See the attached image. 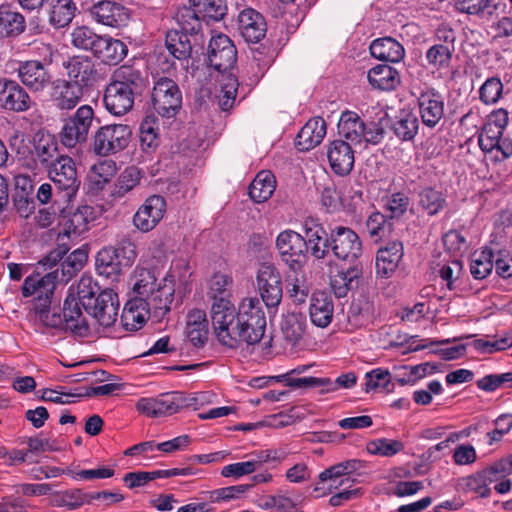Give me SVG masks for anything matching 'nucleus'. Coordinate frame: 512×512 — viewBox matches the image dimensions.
I'll return each mask as SVG.
<instances>
[{"label":"nucleus","mask_w":512,"mask_h":512,"mask_svg":"<svg viewBox=\"0 0 512 512\" xmlns=\"http://www.w3.org/2000/svg\"><path fill=\"white\" fill-rule=\"evenodd\" d=\"M211 321L221 345L236 349L243 344L255 345L261 341L266 329V316L256 297L241 301L238 311L223 297L211 306Z\"/></svg>","instance_id":"f257e3e1"},{"label":"nucleus","mask_w":512,"mask_h":512,"mask_svg":"<svg viewBox=\"0 0 512 512\" xmlns=\"http://www.w3.org/2000/svg\"><path fill=\"white\" fill-rule=\"evenodd\" d=\"M56 278L57 273H54V275L46 274L40 279L38 275L29 276L24 280L22 295L24 297L37 295L33 301V309L43 327L70 333L76 338L87 337L90 333V327L71 288L63 303V315L57 312L50 314L52 296L56 288Z\"/></svg>","instance_id":"f03ea898"},{"label":"nucleus","mask_w":512,"mask_h":512,"mask_svg":"<svg viewBox=\"0 0 512 512\" xmlns=\"http://www.w3.org/2000/svg\"><path fill=\"white\" fill-rule=\"evenodd\" d=\"M227 14L226 0H189V6L178 9L175 19L181 29L202 31V22L219 21Z\"/></svg>","instance_id":"7ed1b4c3"},{"label":"nucleus","mask_w":512,"mask_h":512,"mask_svg":"<svg viewBox=\"0 0 512 512\" xmlns=\"http://www.w3.org/2000/svg\"><path fill=\"white\" fill-rule=\"evenodd\" d=\"M203 398V393L190 397L183 392L174 391L161 394L157 398H142L136 403V408L148 417L170 416L191 406L197 410V404Z\"/></svg>","instance_id":"20e7f679"},{"label":"nucleus","mask_w":512,"mask_h":512,"mask_svg":"<svg viewBox=\"0 0 512 512\" xmlns=\"http://www.w3.org/2000/svg\"><path fill=\"white\" fill-rule=\"evenodd\" d=\"M134 292L138 297L134 300L136 308L146 310L157 320L162 319L169 311L173 301L174 290L172 288L159 287L154 288V283L145 279H140L134 284Z\"/></svg>","instance_id":"39448f33"},{"label":"nucleus","mask_w":512,"mask_h":512,"mask_svg":"<svg viewBox=\"0 0 512 512\" xmlns=\"http://www.w3.org/2000/svg\"><path fill=\"white\" fill-rule=\"evenodd\" d=\"M153 110L162 117H175L182 107V92L176 81L161 76L154 79L151 91Z\"/></svg>","instance_id":"423d86ee"},{"label":"nucleus","mask_w":512,"mask_h":512,"mask_svg":"<svg viewBox=\"0 0 512 512\" xmlns=\"http://www.w3.org/2000/svg\"><path fill=\"white\" fill-rule=\"evenodd\" d=\"M49 178L55 186L57 200L69 203L75 197L80 180L77 176L75 162L71 157L65 156L54 161L49 168Z\"/></svg>","instance_id":"0eeeda50"},{"label":"nucleus","mask_w":512,"mask_h":512,"mask_svg":"<svg viewBox=\"0 0 512 512\" xmlns=\"http://www.w3.org/2000/svg\"><path fill=\"white\" fill-rule=\"evenodd\" d=\"M94 121V111L91 106H80L77 111L64 121L60 132L61 143L74 148L78 144L85 143L88 138L89 130Z\"/></svg>","instance_id":"6e6552de"},{"label":"nucleus","mask_w":512,"mask_h":512,"mask_svg":"<svg viewBox=\"0 0 512 512\" xmlns=\"http://www.w3.org/2000/svg\"><path fill=\"white\" fill-rule=\"evenodd\" d=\"M132 131L128 125L112 124L100 127L93 138V151L100 156L115 154L129 144Z\"/></svg>","instance_id":"1a4fd4ad"},{"label":"nucleus","mask_w":512,"mask_h":512,"mask_svg":"<svg viewBox=\"0 0 512 512\" xmlns=\"http://www.w3.org/2000/svg\"><path fill=\"white\" fill-rule=\"evenodd\" d=\"M276 248L281 259L294 271L300 269L307 260L304 235L293 230L282 231L277 236Z\"/></svg>","instance_id":"9d476101"},{"label":"nucleus","mask_w":512,"mask_h":512,"mask_svg":"<svg viewBox=\"0 0 512 512\" xmlns=\"http://www.w3.org/2000/svg\"><path fill=\"white\" fill-rule=\"evenodd\" d=\"M256 281L266 307L268 309L277 308L283 297L282 278L279 270L273 264L263 263L258 269Z\"/></svg>","instance_id":"9b49d317"},{"label":"nucleus","mask_w":512,"mask_h":512,"mask_svg":"<svg viewBox=\"0 0 512 512\" xmlns=\"http://www.w3.org/2000/svg\"><path fill=\"white\" fill-rule=\"evenodd\" d=\"M206 57L211 67L218 72L226 73L236 64L237 50L227 35L219 33L210 38Z\"/></svg>","instance_id":"f8f14e48"},{"label":"nucleus","mask_w":512,"mask_h":512,"mask_svg":"<svg viewBox=\"0 0 512 512\" xmlns=\"http://www.w3.org/2000/svg\"><path fill=\"white\" fill-rule=\"evenodd\" d=\"M330 252L340 259L353 261L362 254V242L358 234L349 227L337 226L330 230Z\"/></svg>","instance_id":"ddd939ff"},{"label":"nucleus","mask_w":512,"mask_h":512,"mask_svg":"<svg viewBox=\"0 0 512 512\" xmlns=\"http://www.w3.org/2000/svg\"><path fill=\"white\" fill-rule=\"evenodd\" d=\"M166 47L176 59L184 60L193 53L204 54L205 39L201 32L171 31L166 36Z\"/></svg>","instance_id":"4468645a"},{"label":"nucleus","mask_w":512,"mask_h":512,"mask_svg":"<svg viewBox=\"0 0 512 512\" xmlns=\"http://www.w3.org/2000/svg\"><path fill=\"white\" fill-rule=\"evenodd\" d=\"M68 81L81 87H92L100 78L95 62L87 55H75L63 62Z\"/></svg>","instance_id":"2eb2a0df"},{"label":"nucleus","mask_w":512,"mask_h":512,"mask_svg":"<svg viewBox=\"0 0 512 512\" xmlns=\"http://www.w3.org/2000/svg\"><path fill=\"white\" fill-rule=\"evenodd\" d=\"M304 241L307 255L324 260L330 255V231L327 232L318 219L308 217L303 221Z\"/></svg>","instance_id":"dca6fc26"},{"label":"nucleus","mask_w":512,"mask_h":512,"mask_svg":"<svg viewBox=\"0 0 512 512\" xmlns=\"http://www.w3.org/2000/svg\"><path fill=\"white\" fill-rule=\"evenodd\" d=\"M91 309L85 311L92 315L103 327L112 326L118 316L119 299L113 289L106 288L91 301Z\"/></svg>","instance_id":"f3484780"},{"label":"nucleus","mask_w":512,"mask_h":512,"mask_svg":"<svg viewBox=\"0 0 512 512\" xmlns=\"http://www.w3.org/2000/svg\"><path fill=\"white\" fill-rule=\"evenodd\" d=\"M92 17L100 24L112 28H121L128 25L130 10L120 3L103 0L90 8Z\"/></svg>","instance_id":"a211bd4d"},{"label":"nucleus","mask_w":512,"mask_h":512,"mask_svg":"<svg viewBox=\"0 0 512 512\" xmlns=\"http://www.w3.org/2000/svg\"><path fill=\"white\" fill-rule=\"evenodd\" d=\"M166 211V201L160 195H153L139 207L133 217L134 226L142 231H151L163 218Z\"/></svg>","instance_id":"6ab92c4d"},{"label":"nucleus","mask_w":512,"mask_h":512,"mask_svg":"<svg viewBox=\"0 0 512 512\" xmlns=\"http://www.w3.org/2000/svg\"><path fill=\"white\" fill-rule=\"evenodd\" d=\"M0 107L13 112H23L31 107V99L19 83L3 78L0 79Z\"/></svg>","instance_id":"aec40b11"},{"label":"nucleus","mask_w":512,"mask_h":512,"mask_svg":"<svg viewBox=\"0 0 512 512\" xmlns=\"http://www.w3.org/2000/svg\"><path fill=\"white\" fill-rule=\"evenodd\" d=\"M418 107L422 123L429 128H434L444 116V99L435 89L420 93Z\"/></svg>","instance_id":"412c9836"},{"label":"nucleus","mask_w":512,"mask_h":512,"mask_svg":"<svg viewBox=\"0 0 512 512\" xmlns=\"http://www.w3.org/2000/svg\"><path fill=\"white\" fill-rule=\"evenodd\" d=\"M95 220V211L92 206H79L74 212H69L63 216V230L59 233L58 241L64 237H78L88 231V225Z\"/></svg>","instance_id":"4be33fe9"},{"label":"nucleus","mask_w":512,"mask_h":512,"mask_svg":"<svg viewBox=\"0 0 512 512\" xmlns=\"http://www.w3.org/2000/svg\"><path fill=\"white\" fill-rule=\"evenodd\" d=\"M327 157L331 170L339 176L350 174L354 167V151L345 140H334L327 149Z\"/></svg>","instance_id":"5701e85b"},{"label":"nucleus","mask_w":512,"mask_h":512,"mask_svg":"<svg viewBox=\"0 0 512 512\" xmlns=\"http://www.w3.org/2000/svg\"><path fill=\"white\" fill-rule=\"evenodd\" d=\"M127 53V45L110 35H101L92 51L94 58L110 66L118 65L127 56Z\"/></svg>","instance_id":"b1692460"},{"label":"nucleus","mask_w":512,"mask_h":512,"mask_svg":"<svg viewBox=\"0 0 512 512\" xmlns=\"http://www.w3.org/2000/svg\"><path fill=\"white\" fill-rule=\"evenodd\" d=\"M288 386L293 388H314L322 387L321 393L331 392L337 390L338 387L351 388L356 384L357 377L354 373L342 374L335 381L330 378H316V377H303V378H287Z\"/></svg>","instance_id":"393cba45"},{"label":"nucleus","mask_w":512,"mask_h":512,"mask_svg":"<svg viewBox=\"0 0 512 512\" xmlns=\"http://www.w3.org/2000/svg\"><path fill=\"white\" fill-rule=\"evenodd\" d=\"M111 81L136 96H141L148 85L146 75L133 65L118 67L113 72Z\"/></svg>","instance_id":"a878e982"},{"label":"nucleus","mask_w":512,"mask_h":512,"mask_svg":"<svg viewBox=\"0 0 512 512\" xmlns=\"http://www.w3.org/2000/svg\"><path fill=\"white\" fill-rule=\"evenodd\" d=\"M239 31L245 41L258 43L266 35V22L263 16L253 9H245L238 16Z\"/></svg>","instance_id":"bb28decb"},{"label":"nucleus","mask_w":512,"mask_h":512,"mask_svg":"<svg viewBox=\"0 0 512 512\" xmlns=\"http://www.w3.org/2000/svg\"><path fill=\"white\" fill-rule=\"evenodd\" d=\"M17 71L21 82L33 91L43 90L51 81L47 69L37 60L20 63Z\"/></svg>","instance_id":"cd10ccee"},{"label":"nucleus","mask_w":512,"mask_h":512,"mask_svg":"<svg viewBox=\"0 0 512 512\" xmlns=\"http://www.w3.org/2000/svg\"><path fill=\"white\" fill-rule=\"evenodd\" d=\"M135 97L136 95L111 81L105 89L103 100L111 114L122 116L133 108Z\"/></svg>","instance_id":"c85d7f7f"},{"label":"nucleus","mask_w":512,"mask_h":512,"mask_svg":"<svg viewBox=\"0 0 512 512\" xmlns=\"http://www.w3.org/2000/svg\"><path fill=\"white\" fill-rule=\"evenodd\" d=\"M403 257V244L398 240L389 241L377 251L376 272L381 277H389L398 267Z\"/></svg>","instance_id":"c756f323"},{"label":"nucleus","mask_w":512,"mask_h":512,"mask_svg":"<svg viewBox=\"0 0 512 512\" xmlns=\"http://www.w3.org/2000/svg\"><path fill=\"white\" fill-rule=\"evenodd\" d=\"M333 313L334 304L330 295L323 291H317L311 295L309 316L315 326L327 327L332 321Z\"/></svg>","instance_id":"7c9ffc66"},{"label":"nucleus","mask_w":512,"mask_h":512,"mask_svg":"<svg viewBox=\"0 0 512 512\" xmlns=\"http://www.w3.org/2000/svg\"><path fill=\"white\" fill-rule=\"evenodd\" d=\"M326 135V122L323 118L310 119L296 136V147L308 151L319 145Z\"/></svg>","instance_id":"2f4dec72"},{"label":"nucleus","mask_w":512,"mask_h":512,"mask_svg":"<svg viewBox=\"0 0 512 512\" xmlns=\"http://www.w3.org/2000/svg\"><path fill=\"white\" fill-rule=\"evenodd\" d=\"M25 17L10 4L0 5V37H17L25 32Z\"/></svg>","instance_id":"473e14b6"},{"label":"nucleus","mask_w":512,"mask_h":512,"mask_svg":"<svg viewBox=\"0 0 512 512\" xmlns=\"http://www.w3.org/2000/svg\"><path fill=\"white\" fill-rule=\"evenodd\" d=\"M53 91L56 106L62 110L73 109L83 96L81 87L63 79L53 82Z\"/></svg>","instance_id":"72a5a7b5"},{"label":"nucleus","mask_w":512,"mask_h":512,"mask_svg":"<svg viewBox=\"0 0 512 512\" xmlns=\"http://www.w3.org/2000/svg\"><path fill=\"white\" fill-rule=\"evenodd\" d=\"M448 206L447 197L441 191L432 186H424L417 192V207L433 217Z\"/></svg>","instance_id":"f704fd0d"},{"label":"nucleus","mask_w":512,"mask_h":512,"mask_svg":"<svg viewBox=\"0 0 512 512\" xmlns=\"http://www.w3.org/2000/svg\"><path fill=\"white\" fill-rule=\"evenodd\" d=\"M33 192L34 185L29 177L20 176L16 178L13 204L17 212L23 217H28L35 209Z\"/></svg>","instance_id":"c9c22d12"},{"label":"nucleus","mask_w":512,"mask_h":512,"mask_svg":"<svg viewBox=\"0 0 512 512\" xmlns=\"http://www.w3.org/2000/svg\"><path fill=\"white\" fill-rule=\"evenodd\" d=\"M34 154L42 166L50 168L54 161L64 157L58 153V144L50 134L36 133L33 138Z\"/></svg>","instance_id":"e433bc0d"},{"label":"nucleus","mask_w":512,"mask_h":512,"mask_svg":"<svg viewBox=\"0 0 512 512\" xmlns=\"http://www.w3.org/2000/svg\"><path fill=\"white\" fill-rule=\"evenodd\" d=\"M338 133L351 144H360L365 136V122L352 111L342 113Z\"/></svg>","instance_id":"4c0bfd02"},{"label":"nucleus","mask_w":512,"mask_h":512,"mask_svg":"<svg viewBox=\"0 0 512 512\" xmlns=\"http://www.w3.org/2000/svg\"><path fill=\"white\" fill-rule=\"evenodd\" d=\"M373 57L386 62H399L403 59L405 51L403 46L391 37L374 40L370 45Z\"/></svg>","instance_id":"58836bf2"},{"label":"nucleus","mask_w":512,"mask_h":512,"mask_svg":"<svg viewBox=\"0 0 512 512\" xmlns=\"http://www.w3.org/2000/svg\"><path fill=\"white\" fill-rule=\"evenodd\" d=\"M95 267L100 276L115 280L122 273L124 265L113 247H104L97 253Z\"/></svg>","instance_id":"ea45409f"},{"label":"nucleus","mask_w":512,"mask_h":512,"mask_svg":"<svg viewBox=\"0 0 512 512\" xmlns=\"http://www.w3.org/2000/svg\"><path fill=\"white\" fill-rule=\"evenodd\" d=\"M77 10L73 0H54L49 10L48 22L54 29H62L72 22Z\"/></svg>","instance_id":"a19ab883"},{"label":"nucleus","mask_w":512,"mask_h":512,"mask_svg":"<svg viewBox=\"0 0 512 512\" xmlns=\"http://www.w3.org/2000/svg\"><path fill=\"white\" fill-rule=\"evenodd\" d=\"M88 259V254L84 249H76L61 263V268L48 274L57 273L55 285L57 283L66 284L78 271H80Z\"/></svg>","instance_id":"79ce46f5"},{"label":"nucleus","mask_w":512,"mask_h":512,"mask_svg":"<svg viewBox=\"0 0 512 512\" xmlns=\"http://www.w3.org/2000/svg\"><path fill=\"white\" fill-rule=\"evenodd\" d=\"M369 83L380 90H392L399 83V73L387 64H379L368 72Z\"/></svg>","instance_id":"37998d69"},{"label":"nucleus","mask_w":512,"mask_h":512,"mask_svg":"<svg viewBox=\"0 0 512 512\" xmlns=\"http://www.w3.org/2000/svg\"><path fill=\"white\" fill-rule=\"evenodd\" d=\"M275 177L269 171H260L249 186V196L256 203L267 201L275 190Z\"/></svg>","instance_id":"c03bdc74"},{"label":"nucleus","mask_w":512,"mask_h":512,"mask_svg":"<svg viewBox=\"0 0 512 512\" xmlns=\"http://www.w3.org/2000/svg\"><path fill=\"white\" fill-rule=\"evenodd\" d=\"M306 316L300 312H288L283 316L281 330L286 341L296 344L305 334Z\"/></svg>","instance_id":"a18cd8bd"},{"label":"nucleus","mask_w":512,"mask_h":512,"mask_svg":"<svg viewBox=\"0 0 512 512\" xmlns=\"http://www.w3.org/2000/svg\"><path fill=\"white\" fill-rule=\"evenodd\" d=\"M419 128L418 118L412 112H401L392 125L394 134L402 141L413 140Z\"/></svg>","instance_id":"49530a36"},{"label":"nucleus","mask_w":512,"mask_h":512,"mask_svg":"<svg viewBox=\"0 0 512 512\" xmlns=\"http://www.w3.org/2000/svg\"><path fill=\"white\" fill-rule=\"evenodd\" d=\"M494 267V253L490 249H485L479 254H474L470 265V271L475 279L486 278Z\"/></svg>","instance_id":"de8ad7c7"},{"label":"nucleus","mask_w":512,"mask_h":512,"mask_svg":"<svg viewBox=\"0 0 512 512\" xmlns=\"http://www.w3.org/2000/svg\"><path fill=\"white\" fill-rule=\"evenodd\" d=\"M238 86L237 77L228 73L226 79L221 83V90L217 95L218 106L222 111H229L234 106Z\"/></svg>","instance_id":"09e8293b"},{"label":"nucleus","mask_w":512,"mask_h":512,"mask_svg":"<svg viewBox=\"0 0 512 512\" xmlns=\"http://www.w3.org/2000/svg\"><path fill=\"white\" fill-rule=\"evenodd\" d=\"M250 463H253L254 472L259 470L264 464L270 468H275L286 459L287 453L283 449L260 450L250 454Z\"/></svg>","instance_id":"8fccbe9b"},{"label":"nucleus","mask_w":512,"mask_h":512,"mask_svg":"<svg viewBox=\"0 0 512 512\" xmlns=\"http://www.w3.org/2000/svg\"><path fill=\"white\" fill-rule=\"evenodd\" d=\"M459 11L471 15L492 16L498 8L493 0H455Z\"/></svg>","instance_id":"3c124183"},{"label":"nucleus","mask_w":512,"mask_h":512,"mask_svg":"<svg viewBox=\"0 0 512 512\" xmlns=\"http://www.w3.org/2000/svg\"><path fill=\"white\" fill-rule=\"evenodd\" d=\"M100 37L101 35L96 34L92 29L79 26L74 28L71 33V43L77 49L92 53Z\"/></svg>","instance_id":"603ef678"},{"label":"nucleus","mask_w":512,"mask_h":512,"mask_svg":"<svg viewBox=\"0 0 512 512\" xmlns=\"http://www.w3.org/2000/svg\"><path fill=\"white\" fill-rule=\"evenodd\" d=\"M139 181V170L134 166L128 167L118 177L113 194L117 197H123L133 190L139 184Z\"/></svg>","instance_id":"864d4df0"},{"label":"nucleus","mask_w":512,"mask_h":512,"mask_svg":"<svg viewBox=\"0 0 512 512\" xmlns=\"http://www.w3.org/2000/svg\"><path fill=\"white\" fill-rule=\"evenodd\" d=\"M367 231L375 242L387 236L392 230V223L380 212L372 213L366 222Z\"/></svg>","instance_id":"5fc2aeb1"},{"label":"nucleus","mask_w":512,"mask_h":512,"mask_svg":"<svg viewBox=\"0 0 512 512\" xmlns=\"http://www.w3.org/2000/svg\"><path fill=\"white\" fill-rule=\"evenodd\" d=\"M404 449L403 442L399 440H388L386 438L370 441L367 450L371 454L391 457Z\"/></svg>","instance_id":"6e6d98bb"},{"label":"nucleus","mask_w":512,"mask_h":512,"mask_svg":"<svg viewBox=\"0 0 512 512\" xmlns=\"http://www.w3.org/2000/svg\"><path fill=\"white\" fill-rule=\"evenodd\" d=\"M453 47L443 44H435L426 53V59L430 65L439 68L448 67L452 58Z\"/></svg>","instance_id":"4d7b16f0"},{"label":"nucleus","mask_w":512,"mask_h":512,"mask_svg":"<svg viewBox=\"0 0 512 512\" xmlns=\"http://www.w3.org/2000/svg\"><path fill=\"white\" fill-rule=\"evenodd\" d=\"M366 383H365V390L366 392L370 390H375L377 388H384L388 392H392L394 389V386L391 388L389 387V384L391 383V374L388 370L382 369V368H376L371 370L370 372H367L365 375Z\"/></svg>","instance_id":"13d9d810"},{"label":"nucleus","mask_w":512,"mask_h":512,"mask_svg":"<svg viewBox=\"0 0 512 512\" xmlns=\"http://www.w3.org/2000/svg\"><path fill=\"white\" fill-rule=\"evenodd\" d=\"M460 486L463 491L475 492L482 498L488 497L491 493V489L481 472L462 478L460 480Z\"/></svg>","instance_id":"bf43d9fd"},{"label":"nucleus","mask_w":512,"mask_h":512,"mask_svg":"<svg viewBox=\"0 0 512 512\" xmlns=\"http://www.w3.org/2000/svg\"><path fill=\"white\" fill-rule=\"evenodd\" d=\"M503 91V84L498 77L488 78L480 87V100L485 104L496 103Z\"/></svg>","instance_id":"052dcab7"},{"label":"nucleus","mask_w":512,"mask_h":512,"mask_svg":"<svg viewBox=\"0 0 512 512\" xmlns=\"http://www.w3.org/2000/svg\"><path fill=\"white\" fill-rule=\"evenodd\" d=\"M113 248L122 265L131 267L137 258L136 244L128 236H123Z\"/></svg>","instance_id":"680f3d73"},{"label":"nucleus","mask_w":512,"mask_h":512,"mask_svg":"<svg viewBox=\"0 0 512 512\" xmlns=\"http://www.w3.org/2000/svg\"><path fill=\"white\" fill-rule=\"evenodd\" d=\"M92 280L90 278H82L77 286V292L75 295L76 300L79 303V307H83L84 310L91 309V301L97 297V291L99 287H96V290L92 287Z\"/></svg>","instance_id":"e2e57ef3"},{"label":"nucleus","mask_w":512,"mask_h":512,"mask_svg":"<svg viewBox=\"0 0 512 512\" xmlns=\"http://www.w3.org/2000/svg\"><path fill=\"white\" fill-rule=\"evenodd\" d=\"M512 381V372L503 373L500 375L490 374L481 378L477 381V386L479 389L484 390L486 392L495 391L497 388L501 387L505 383H510Z\"/></svg>","instance_id":"0e129e2a"},{"label":"nucleus","mask_w":512,"mask_h":512,"mask_svg":"<svg viewBox=\"0 0 512 512\" xmlns=\"http://www.w3.org/2000/svg\"><path fill=\"white\" fill-rule=\"evenodd\" d=\"M231 283V278L227 275L216 273L210 280L209 296L214 302L219 301L222 297L226 299V287Z\"/></svg>","instance_id":"69168bd1"},{"label":"nucleus","mask_w":512,"mask_h":512,"mask_svg":"<svg viewBox=\"0 0 512 512\" xmlns=\"http://www.w3.org/2000/svg\"><path fill=\"white\" fill-rule=\"evenodd\" d=\"M410 199L407 195L401 192L393 193L387 201V209L391 213L392 218L401 217L408 209Z\"/></svg>","instance_id":"338daca9"},{"label":"nucleus","mask_w":512,"mask_h":512,"mask_svg":"<svg viewBox=\"0 0 512 512\" xmlns=\"http://www.w3.org/2000/svg\"><path fill=\"white\" fill-rule=\"evenodd\" d=\"M501 131H495L491 125H485L478 137L479 146L483 151L491 152L498 145Z\"/></svg>","instance_id":"774afa93"}]
</instances>
